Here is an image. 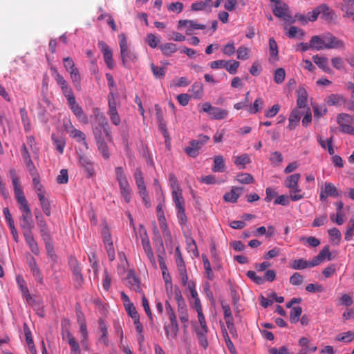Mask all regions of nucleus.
Listing matches in <instances>:
<instances>
[{
	"mask_svg": "<svg viewBox=\"0 0 354 354\" xmlns=\"http://www.w3.org/2000/svg\"><path fill=\"white\" fill-rule=\"evenodd\" d=\"M227 114L228 111L227 110L214 106L210 115L214 120H223L227 116Z\"/></svg>",
	"mask_w": 354,
	"mask_h": 354,
	"instance_id": "22",
	"label": "nucleus"
},
{
	"mask_svg": "<svg viewBox=\"0 0 354 354\" xmlns=\"http://www.w3.org/2000/svg\"><path fill=\"white\" fill-rule=\"evenodd\" d=\"M344 101V97L342 95L337 94H331L328 97L327 103L330 106H333L337 105Z\"/></svg>",
	"mask_w": 354,
	"mask_h": 354,
	"instance_id": "44",
	"label": "nucleus"
},
{
	"mask_svg": "<svg viewBox=\"0 0 354 354\" xmlns=\"http://www.w3.org/2000/svg\"><path fill=\"white\" fill-rule=\"evenodd\" d=\"M72 272L75 278V286L77 288H79L82 286V284L84 282V278L81 272V270L80 268L72 270Z\"/></svg>",
	"mask_w": 354,
	"mask_h": 354,
	"instance_id": "41",
	"label": "nucleus"
},
{
	"mask_svg": "<svg viewBox=\"0 0 354 354\" xmlns=\"http://www.w3.org/2000/svg\"><path fill=\"white\" fill-rule=\"evenodd\" d=\"M324 190L325 191V193H327L329 196L335 197L339 196L337 187L331 183L326 182L324 184Z\"/></svg>",
	"mask_w": 354,
	"mask_h": 354,
	"instance_id": "35",
	"label": "nucleus"
},
{
	"mask_svg": "<svg viewBox=\"0 0 354 354\" xmlns=\"http://www.w3.org/2000/svg\"><path fill=\"white\" fill-rule=\"evenodd\" d=\"M230 64H227L226 70L232 75L236 73L237 68H239L240 63L238 61L231 60Z\"/></svg>",
	"mask_w": 354,
	"mask_h": 354,
	"instance_id": "59",
	"label": "nucleus"
},
{
	"mask_svg": "<svg viewBox=\"0 0 354 354\" xmlns=\"http://www.w3.org/2000/svg\"><path fill=\"white\" fill-rule=\"evenodd\" d=\"M242 187H233L230 192L226 193L223 198L225 201L234 203L237 201L238 198L240 196V194L236 192V191H242Z\"/></svg>",
	"mask_w": 354,
	"mask_h": 354,
	"instance_id": "16",
	"label": "nucleus"
},
{
	"mask_svg": "<svg viewBox=\"0 0 354 354\" xmlns=\"http://www.w3.org/2000/svg\"><path fill=\"white\" fill-rule=\"evenodd\" d=\"M22 210V215L20 217V226L24 231H32L34 227L32 223V216L29 205L20 207Z\"/></svg>",
	"mask_w": 354,
	"mask_h": 354,
	"instance_id": "3",
	"label": "nucleus"
},
{
	"mask_svg": "<svg viewBox=\"0 0 354 354\" xmlns=\"http://www.w3.org/2000/svg\"><path fill=\"white\" fill-rule=\"evenodd\" d=\"M120 55L122 64L124 66H126L128 61H134L136 59V55L128 50V48H126V50L124 52L120 50Z\"/></svg>",
	"mask_w": 354,
	"mask_h": 354,
	"instance_id": "36",
	"label": "nucleus"
},
{
	"mask_svg": "<svg viewBox=\"0 0 354 354\" xmlns=\"http://www.w3.org/2000/svg\"><path fill=\"white\" fill-rule=\"evenodd\" d=\"M324 39V48H338L344 47V43L338 40L335 37L330 35H322Z\"/></svg>",
	"mask_w": 354,
	"mask_h": 354,
	"instance_id": "5",
	"label": "nucleus"
},
{
	"mask_svg": "<svg viewBox=\"0 0 354 354\" xmlns=\"http://www.w3.org/2000/svg\"><path fill=\"white\" fill-rule=\"evenodd\" d=\"M71 77L72 81L77 88H80V80L81 77L77 68H73V71H70Z\"/></svg>",
	"mask_w": 354,
	"mask_h": 354,
	"instance_id": "40",
	"label": "nucleus"
},
{
	"mask_svg": "<svg viewBox=\"0 0 354 354\" xmlns=\"http://www.w3.org/2000/svg\"><path fill=\"white\" fill-rule=\"evenodd\" d=\"M270 161L272 163H277L279 165L283 161L282 154L279 151H274L271 153Z\"/></svg>",
	"mask_w": 354,
	"mask_h": 354,
	"instance_id": "63",
	"label": "nucleus"
},
{
	"mask_svg": "<svg viewBox=\"0 0 354 354\" xmlns=\"http://www.w3.org/2000/svg\"><path fill=\"white\" fill-rule=\"evenodd\" d=\"M314 266H316V264H314L313 259L310 261H308L304 259H295L291 263V267L295 270H303Z\"/></svg>",
	"mask_w": 354,
	"mask_h": 354,
	"instance_id": "8",
	"label": "nucleus"
},
{
	"mask_svg": "<svg viewBox=\"0 0 354 354\" xmlns=\"http://www.w3.org/2000/svg\"><path fill=\"white\" fill-rule=\"evenodd\" d=\"M128 283L131 288L133 289L136 292H141L142 288L140 285L139 279L136 277L133 272L130 271L127 276Z\"/></svg>",
	"mask_w": 354,
	"mask_h": 354,
	"instance_id": "12",
	"label": "nucleus"
},
{
	"mask_svg": "<svg viewBox=\"0 0 354 354\" xmlns=\"http://www.w3.org/2000/svg\"><path fill=\"white\" fill-rule=\"evenodd\" d=\"M307 102V93L304 88H299L298 91V97L297 104L298 108L305 107Z\"/></svg>",
	"mask_w": 354,
	"mask_h": 354,
	"instance_id": "27",
	"label": "nucleus"
},
{
	"mask_svg": "<svg viewBox=\"0 0 354 354\" xmlns=\"http://www.w3.org/2000/svg\"><path fill=\"white\" fill-rule=\"evenodd\" d=\"M24 236L25 237L26 241L29 245L31 251L34 254H37L39 253V248L37 246L36 241L34 239L32 231H24Z\"/></svg>",
	"mask_w": 354,
	"mask_h": 354,
	"instance_id": "11",
	"label": "nucleus"
},
{
	"mask_svg": "<svg viewBox=\"0 0 354 354\" xmlns=\"http://www.w3.org/2000/svg\"><path fill=\"white\" fill-rule=\"evenodd\" d=\"M172 197L177 209L185 206V201L182 196V192L172 191Z\"/></svg>",
	"mask_w": 354,
	"mask_h": 354,
	"instance_id": "34",
	"label": "nucleus"
},
{
	"mask_svg": "<svg viewBox=\"0 0 354 354\" xmlns=\"http://www.w3.org/2000/svg\"><path fill=\"white\" fill-rule=\"evenodd\" d=\"M159 48L162 53L166 56H169L177 50L176 45L173 43L162 44L159 46Z\"/></svg>",
	"mask_w": 354,
	"mask_h": 354,
	"instance_id": "25",
	"label": "nucleus"
},
{
	"mask_svg": "<svg viewBox=\"0 0 354 354\" xmlns=\"http://www.w3.org/2000/svg\"><path fill=\"white\" fill-rule=\"evenodd\" d=\"M135 179L141 194L145 195L146 187L144 182L143 174L140 168L136 169L135 172ZM143 199H145V196H143Z\"/></svg>",
	"mask_w": 354,
	"mask_h": 354,
	"instance_id": "10",
	"label": "nucleus"
},
{
	"mask_svg": "<svg viewBox=\"0 0 354 354\" xmlns=\"http://www.w3.org/2000/svg\"><path fill=\"white\" fill-rule=\"evenodd\" d=\"M72 110L73 113L80 119L84 118H86V116L84 113V111L81 106L77 103L76 104L70 107Z\"/></svg>",
	"mask_w": 354,
	"mask_h": 354,
	"instance_id": "61",
	"label": "nucleus"
},
{
	"mask_svg": "<svg viewBox=\"0 0 354 354\" xmlns=\"http://www.w3.org/2000/svg\"><path fill=\"white\" fill-rule=\"evenodd\" d=\"M246 275L258 285H261L264 283V279L262 277L257 276L256 272L253 270L248 271Z\"/></svg>",
	"mask_w": 354,
	"mask_h": 354,
	"instance_id": "50",
	"label": "nucleus"
},
{
	"mask_svg": "<svg viewBox=\"0 0 354 354\" xmlns=\"http://www.w3.org/2000/svg\"><path fill=\"white\" fill-rule=\"evenodd\" d=\"M206 333L205 330H197V335L199 339L200 344L204 348H206L208 346V342L206 337Z\"/></svg>",
	"mask_w": 354,
	"mask_h": 354,
	"instance_id": "52",
	"label": "nucleus"
},
{
	"mask_svg": "<svg viewBox=\"0 0 354 354\" xmlns=\"http://www.w3.org/2000/svg\"><path fill=\"white\" fill-rule=\"evenodd\" d=\"M223 337H224L225 342L226 343V346H227L229 351L230 352V353L231 354H237L235 347H234L232 342L230 340V338L228 335L227 330L223 329Z\"/></svg>",
	"mask_w": 354,
	"mask_h": 354,
	"instance_id": "39",
	"label": "nucleus"
},
{
	"mask_svg": "<svg viewBox=\"0 0 354 354\" xmlns=\"http://www.w3.org/2000/svg\"><path fill=\"white\" fill-rule=\"evenodd\" d=\"M70 136L76 139L77 142L83 141V144L85 146L86 149H88V146L87 142H86V136L85 134L81 131L80 130H78L77 129H75L72 127V129L69 131Z\"/></svg>",
	"mask_w": 354,
	"mask_h": 354,
	"instance_id": "19",
	"label": "nucleus"
},
{
	"mask_svg": "<svg viewBox=\"0 0 354 354\" xmlns=\"http://www.w3.org/2000/svg\"><path fill=\"white\" fill-rule=\"evenodd\" d=\"M120 194L126 203H129L131 201V188L128 183L120 185Z\"/></svg>",
	"mask_w": 354,
	"mask_h": 354,
	"instance_id": "26",
	"label": "nucleus"
},
{
	"mask_svg": "<svg viewBox=\"0 0 354 354\" xmlns=\"http://www.w3.org/2000/svg\"><path fill=\"white\" fill-rule=\"evenodd\" d=\"M145 252H146L147 257L149 259L151 263L153 266H156V263L155 260V257L153 255V252L150 244H147V241L146 242V245H143Z\"/></svg>",
	"mask_w": 354,
	"mask_h": 354,
	"instance_id": "49",
	"label": "nucleus"
},
{
	"mask_svg": "<svg viewBox=\"0 0 354 354\" xmlns=\"http://www.w3.org/2000/svg\"><path fill=\"white\" fill-rule=\"evenodd\" d=\"M169 180L170 182L172 191L182 192V189H180V187L178 184V181L175 174H174L173 173H170L169 174Z\"/></svg>",
	"mask_w": 354,
	"mask_h": 354,
	"instance_id": "46",
	"label": "nucleus"
},
{
	"mask_svg": "<svg viewBox=\"0 0 354 354\" xmlns=\"http://www.w3.org/2000/svg\"><path fill=\"white\" fill-rule=\"evenodd\" d=\"M310 43L312 48L317 50H322L324 48V39L322 36L315 35L310 39Z\"/></svg>",
	"mask_w": 354,
	"mask_h": 354,
	"instance_id": "28",
	"label": "nucleus"
},
{
	"mask_svg": "<svg viewBox=\"0 0 354 354\" xmlns=\"http://www.w3.org/2000/svg\"><path fill=\"white\" fill-rule=\"evenodd\" d=\"M151 68L153 75L156 77L161 78L165 76V68L157 66L154 65L153 64H151Z\"/></svg>",
	"mask_w": 354,
	"mask_h": 354,
	"instance_id": "54",
	"label": "nucleus"
},
{
	"mask_svg": "<svg viewBox=\"0 0 354 354\" xmlns=\"http://www.w3.org/2000/svg\"><path fill=\"white\" fill-rule=\"evenodd\" d=\"M300 177L301 175L299 174H294L290 175L285 180L286 187L290 189V190H292L294 187H297Z\"/></svg>",
	"mask_w": 354,
	"mask_h": 354,
	"instance_id": "21",
	"label": "nucleus"
},
{
	"mask_svg": "<svg viewBox=\"0 0 354 354\" xmlns=\"http://www.w3.org/2000/svg\"><path fill=\"white\" fill-rule=\"evenodd\" d=\"M250 162V158L246 153L237 156L234 160V164L236 165H242L243 169L245 167V165Z\"/></svg>",
	"mask_w": 354,
	"mask_h": 354,
	"instance_id": "43",
	"label": "nucleus"
},
{
	"mask_svg": "<svg viewBox=\"0 0 354 354\" xmlns=\"http://www.w3.org/2000/svg\"><path fill=\"white\" fill-rule=\"evenodd\" d=\"M313 60L324 72H330V68L328 65V59L326 57H319L317 55L313 57Z\"/></svg>",
	"mask_w": 354,
	"mask_h": 354,
	"instance_id": "15",
	"label": "nucleus"
},
{
	"mask_svg": "<svg viewBox=\"0 0 354 354\" xmlns=\"http://www.w3.org/2000/svg\"><path fill=\"white\" fill-rule=\"evenodd\" d=\"M225 169L224 158L222 156L218 155L214 158V167L212 170L214 172H223Z\"/></svg>",
	"mask_w": 354,
	"mask_h": 354,
	"instance_id": "20",
	"label": "nucleus"
},
{
	"mask_svg": "<svg viewBox=\"0 0 354 354\" xmlns=\"http://www.w3.org/2000/svg\"><path fill=\"white\" fill-rule=\"evenodd\" d=\"M191 95L187 93H182L177 95V100L179 104L183 106L188 104Z\"/></svg>",
	"mask_w": 354,
	"mask_h": 354,
	"instance_id": "64",
	"label": "nucleus"
},
{
	"mask_svg": "<svg viewBox=\"0 0 354 354\" xmlns=\"http://www.w3.org/2000/svg\"><path fill=\"white\" fill-rule=\"evenodd\" d=\"M237 58L239 59H247L248 58L249 50L245 46L239 47L237 50Z\"/></svg>",
	"mask_w": 354,
	"mask_h": 354,
	"instance_id": "60",
	"label": "nucleus"
},
{
	"mask_svg": "<svg viewBox=\"0 0 354 354\" xmlns=\"http://www.w3.org/2000/svg\"><path fill=\"white\" fill-rule=\"evenodd\" d=\"M97 146L98 150L101 152L103 158L106 160L109 159L110 158L111 154L109 150L108 145L104 141V140L97 142Z\"/></svg>",
	"mask_w": 354,
	"mask_h": 354,
	"instance_id": "32",
	"label": "nucleus"
},
{
	"mask_svg": "<svg viewBox=\"0 0 354 354\" xmlns=\"http://www.w3.org/2000/svg\"><path fill=\"white\" fill-rule=\"evenodd\" d=\"M273 12L276 17L280 20L284 21L285 22H289L291 19L290 15L289 8L286 3H277V5L273 10Z\"/></svg>",
	"mask_w": 354,
	"mask_h": 354,
	"instance_id": "4",
	"label": "nucleus"
},
{
	"mask_svg": "<svg viewBox=\"0 0 354 354\" xmlns=\"http://www.w3.org/2000/svg\"><path fill=\"white\" fill-rule=\"evenodd\" d=\"M24 332H25L26 342H27L28 346L30 347V348L31 349V351H34L35 352H36L34 342H33V340L31 337V332H30V329L28 328L26 324H24Z\"/></svg>",
	"mask_w": 354,
	"mask_h": 354,
	"instance_id": "38",
	"label": "nucleus"
},
{
	"mask_svg": "<svg viewBox=\"0 0 354 354\" xmlns=\"http://www.w3.org/2000/svg\"><path fill=\"white\" fill-rule=\"evenodd\" d=\"M109 114L111 122L115 126H118L120 124V118L118 115L117 109H113L109 110Z\"/></svg>",
	"mask_w": 354,
	"mask_h": 354,
	"instance_id": "47",
	"label": "nucleus"
},
{
	"mask_svg": "<svg viewBox=\"0 0 354 354\" xmlns=\"http://www.w3.org/2000/svg\"><path fill=\"white\" fill-rule=\"evenodd\" d=\"M286 71L283 68H279L275 71L274 80L277 84H281L285 79Z\"/></svg>",
	"mask_w": 354,
	"mask_h": 354,
	"instance_id": "45",
	"label": "nucleus"
},
{
	"mask_svg": "<svg viewBox=\"0 0 354 354\" xmlns=\"http://www.w3.org/2000/svg\"><path fill=\"white\" fill-rule=\"evenodd\" d=\"M37 196L41 204V207L42 208V210L44 213L49 216L51 214L50 212V203L48 198L45 197L44 192H39L37 193Z\"/></svg>",
	"mask_w": 354,
	"mask_h": 354,
	"instance_id": "13",
	"label": "nucleus"
},
{
	"mask_svg": "<svg viewBox=\"0 0 354 354\" xmlns=\"http://www.w3.org/2000/svg\"><path fill=\"white\" fill-rule=\"evenodd\" d=\"M176 264L178 269L185 268V263L183 260V256L181 254L180 248L177 247L176 248Z\"/></svg>",
	"mask_w": 354,
	"mask_h": 354,
	"instance_id": "55",
	"label": "nucleus"
},
{
	"mask_svg": "<svg viewBox=\"0 0 354 354\" xmlns=\"http://www.w3.org/2000/svg\"><path fill=\"white\" fill-rule=\"evenodd\" d=\"M142 306H143V308L145 309V311L146 312L149 319L151 322H153L152 313H151V310L150 307H149V304L148 299H147V297H145V295H143V296H142Z\"/></svg>",
	"mask_w": 354,
	"mask_h": 354,
	"instance_id": "56",
	"label": "nucleus"
},
{
	"mask_svg": "<svg viewBox=\"0 0 354 354\" xmlns=\"http://www.w3.org/2000/svg\"><path fill=\"white\" fill-rule=\"evenodd\" d=\"M269 50L270 53V59H272L274 61H278L279 57V50H278V46L273 37H271L269 39Z\"/></svg>",
	"mask_w": 354,
	"mask_h": 354,
	"instance_id": "18",
	"label": "nucleus"
},
{
	"mask_svg": "<svg viewBox=\"0 0 354 354\" xmlns=\"http://www.w3.org/2000/svg\"><path fill=\"white\" fill-rule=\"evenodd\" d=\"M145 42L152 48L158 47L160 40L152 33H149L145 38Z\"/></svg>",
	"mask_w": 354,
	"mask_h": 354,
	"instance_id": "42",
	"label": "nucleus"
},
{
	"mask_svg": "<svg viewBox=\"0 0 354 354\" xmlns=\"http://www.w3.org/2000/svg\"><path fill=\"white\" fill-rule=\"evenodd\" d=\"M354 231V218L352 217L347 226L346 232L345 233V239L349 241L353 236V232Z\"/></svg>",
	"mask_w": 354,
	"mask_h": 354,
	"instance_id": "53",
	"label": "nucleus"
},
{
	"mask_svg": "<svg viewBox=\"0 0 354 354\" xmlns=\"http://www.w3.org/2000/svg\"><path fill=\"white\" fill-rule=\"evenodd\" d=\"M169 10L176 13H180L183 8V4L180 2H173L167 6Z\"/></svg>",
	"mask_w": 354,
	"mask_h": 354,
	"instance_id": "58",
	"label": "nucleus"
},
{
	"mask_svg": "<svg viewBox=\"0 0 354 354\" xmlns=\"http://www.w3.org/2000/svg\"><path fill=\"white\" fill-rule=\"evenodd\" d=\"M15 195L17 203L21 205L20 207L28 206V201L26 200L24 192L21 187L14 189Z\"/></svg>",
	"mask_w": 354,
	"mask_h": 354,
	"instance_id": "23",
	"label": "nucleus"
},
{
	"mask_svg": "<svg viewBox=\"0 0 354 354\" xmlns=\"http://www.w3.org/2000/svg\"><path fill=\"white\" fill-rule=\"evenodd\" d=\"M79 162L81 166L84 169L87 173V177L90 178L95 175V169L93 167V163L91 160L84 156H80Z\"/></svg>",
	"mask_w": 354,
	"mask_h": 354,
	"instance_id": "6",
	"label": "nucleus"
},
{
	"mask_svg": "<svg viewBox=\"0 0 354 354\" xmlns=\"http://www.w3.org/2000/svg\"><path fill=\"white\" fill-rule=\"evenodd\" d=\"M102 235L103 241L106 245L105 247L109 259L111 261H113L115 259V250L113 245L111 234L106 223H104V227L102 230Z\"/></svg>",
	"mask_w": 354,
	"mask_h": 354,
	"instance_id": "2",
	"label": "nucleus"
},
{
	"mask_svg": "<svg viewBox=\"0 0 354 354\" xmlns=\"http://www.w3.org/2000/svg\"><path fill=\"white\" fill-rule=\"evenodd\" d=\"M116 180H118L119 185L128 183L127 176L124 174V169L122 167H118L115 169Z\"/></svg>",
	"mask_w": 354,
	"mask_h": 354,
	"instance_id": "37",
	"label": "nucleus"
},
{
	"mask_svg": "<svg viewBox=\"0 0 354 354\" xmlns=\"http://www.w3.org/2000/svg\"><path fill=\"white\" fill-rule=\"evenodd\" d=\"M236 180L242 184H250L254 182L253 176L248 173L238 174L236 177Z\"/></svg>",
	"mask_w": 354,
	"mask_h": 354,
	"instance_id": "31",
	"label": "nucleus"
},
{
	"mask_svg": "<svg viewBox=\"0 0 354 354\" xmlns=\"http://www.w3.org/2000/svg\"><path fill=\"white\" fill-rule=\"evenodd\" d=\"M68 180V170L66 169H63L60 171L59 175L57 177V182L59 184H65Z\"/></svg>",
	"mask_w": 354,
	"mask_h": 354,
	"instance_id": "57",
	"label": "nucleus"
},
{
	"mask_svg": "<svg viewBox=\"0 0 354 354\" xmlns=\"http://www.w3.org/2000/svg\"><path fill=\"white\" fill-rule=\"evenodd\" d=\"M192 92L194 93L193 97L195 99H199L202 97L203 93V86L201 82H195L192 86Z\"/></svg>",
	"mask_w": 354,
	"mask_h": 354,
	"instance_id": "33",
	"label": "nucleus"
},
{
	"mask_svg": "<svg viewBox=\"0 0 354 354\" xmlns=\"http://www.w3.org/2000/svg\"><path fill=\"white\" fill-rule=\"evenodd\" d=\"M102 45L104 61L107 64L108 67L110 69H112L114 66V64L111 50H110L109 46H106L104 43H102Z\"/></svg>",
	"mask_w": 354,
	"mask_h": 354,
	"instance_id": "17",
	"label": "nucleus"
},
{
	"mask_svg": "<svg viewBox=\"0 0 354 354\" xmlns=\"http://www.w3.org/2000/svg\"><path fill=\"white\" fill-rule=\"evenodd\" d=\"M263 104V102L262 99L257 98L254 101L252 106L249 105L248 111L250 113H256L259 112L262 109Z\"/></svg>",
	"mask_w": 354,
	"mask_h": 354,
	"instance_id": "48",
	"label": "nucleus"
},
{
	"mask_svg": "<svg viewBox=\"0 0 354 354\" xmlns=\"http://www.w3.org/2000/svg\"><path fill=\"white\" fill-rule=\"evenodd\" d=\"M319 17L323 21H331L333 19L334 12L326 3L317 6L312 12H308V20L310 22L316 21Z\"/></svg>",
	"mask_w": 354,
	"mask_h": 354,
	"instance_id": "1",
	"label": "nucleus"
},
{
	"mask_svg": "<svg viewBox=\"0 0 354 354\" xmlns=\"http://www.w3.org/2000/svg\"><path fill=\"white\" fill-rule=\"evenodd\" d=\"M301 119L300 113L298 109H295L292 111L289 116V124L288 129L292 131L299 124Z\"/></svg>",
	"mask_w": 354,
	"mask_h": 354,
	"instance_id": "14",
	"label": "nucleus"
},
{
	"mask_svg": "<svg viewBox=\"0 0 354 354\" xmlns=\"http://www.w3.org/2000/svg\"><path fill=\"white\" fill-rule=\"evenodd\" d=\"M353 120V117L347 113H339L337 116V122L341 128L352 123Z\"/></svg>",
	"mask_w": 354,
	"mask_h": 354,
	"instance_id": "24",
	"label": "nucleus"
},
{
	"mask_svg": "<svg viewBox=\"0 0 354 354\" xmlns=\"http://www.w3.org/2000/svg\"><path fill=\"white\" fill-rule=\"evenodd\" d=\"M97 121L99 122L100 127L103 129V131L107 137L109 141H112V136L111 132L109 128V124L108 122L107 119L103 115H97L96 116Z\"/></svg>",
	"mask_w": 354,
	"mask_h": 354,
	"instance_id": "9",
	"label": "nucleus"
},
{
	"mask_svg": "<svg viewBox=\"0 0 354 354\" xmlns=\"http://www.w3.org/2000/svg\"><path fill=\"white\" fill-rule=\"evenodd\" d=\"M342 7L343 10H346V15L348 16V17L354 21V12L350 10V8L352 9L354 8V1L343 0Z\"/></svg>",
	"mask_w": 354,
	"mask_h": 354,
	"instance_id": "29",
	"label": "nucleus"
},
{
	"mask_svg": "<svg viewBox=\"0 0 354 354\" xmlns=\"http://www.w3.org/2000/svg\"><path fill=\"white\" fill-rule=\"evenodd\" d=\"M302 313V308L300 306L293 307L290 313V321L292 323H297Z\"/></svg>",
	"mask_w": 354,
	"mask_h": 354,
	"instance_id": "30",
	"label": "nucleus"
},
{
	"mask_svg": "<svg viewBox=\"0 0 354 354\" xmlns=\"http://www.w3.org/2000/svg\"><path fill=\"white\" fill-rule=\"evenodd\" d=\"M325 259H327L328 261L333 259L332 254L329 250V245H326L324 247L318 255L313 258V263L314 264H316V266H318L320 263L324 261Z\"/></svg>",
	"mask_w": 354,
	"mask_h": 354,
	"instance_id": "7",
	"label": "nucleus"
},
{
	"mask_svg": "<svg viewBox=\"0 0 354 354\" xmlns=\"http://www.w3.org/2000/svg\"><path fill=\"white\" fill-rule=\"evenodd\" d=\"M125 308L128 315L131 317V318H136V317L139 315L133 304H125Z\"/></svg>",
	"mask_w": 354,
	"mask_h": 354,
	"instance_id": "62",
	"label": "nucleus"
},
{
	"mask_svg": "<svg viewBox=\"0 0 354 354\" xmlns=\"http://www.w3.org/2000/svg\"><path fill=\"white\" fill-rule=\"evenodd\" d=\"M304 281V277L298 272H295L290 277V283L294 286L301 285Z\"/></svg>",
	"mask_w": 354,
	"mask_h": 354,
	"instance_id": "51",
	"label": "nucleus"
}]
</instances>
